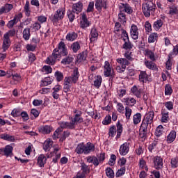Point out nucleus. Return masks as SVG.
I'll return each mask as SVG.
<instances>
[{
  "instance_id": "1",
  "label": "nucleus",
  "mask_w": 178,
  "mask_h": 178,
  "mask_svg": "<svg viewBox=\"0 0 178 178\" xmlns=\"http://www.w3.org/2000/svg\"><path fill=\"white\" fill-rule=\"evenodd\" d=\"M154 111H149L148 113H147L143 120L142 124L140 127V130H144V131L145 130L147 131H148V130H150L152 124L154 122Z\"/></svg>"
},
{
  "instance_id": "2",
  "label": "nucleus",
  "mask_w": 178,
  "mask_h": 178,
  "mask_svg": "<svg viewBox=\"0 0 178 178\" xmlns=\"http://www.w3.org/2000/svg\"><path fill=\"white\" fill-rule=\"evenodd\" d=\"M60 128H58L53 134L54 140L56 138H60V133L63 131V129H70V130H73L75 128V126L73 124V122H61L59 123Z\"/></svg>"
},
{
  "instance_id": "3",
  "label": "nucleus",
  "mask_w": 178,
  "mask_h": 178,
  "mask_svg": "<svg viewBox=\"0 0 178 178\" xmlns=\"http://www.w3.org/2000/svg\"><path fill=\"white\" fill-rule=\"evenodd\" d=\"M155 5H154L153 2L151 1H147V3H143V12L144 15L146 17H149L151 15V12H154L155 10Z\"/></svg>"
},
{
  "instance_id": "4",
  "label": "nucleus",
  "mask_w": 178,
  "mask_h": 178,
  "mask_svg": "<svg viewBox=\"0 0 178 178\" xmlns=\"http://www.w3.org/2000/svg\"><path fill=\"white\" fill-rule=\"evenodd\" d=\"M61 56L62 55L58 51V49L56 48L53 50L51 55L47 58L46 62L50 65H54L56 63L57 58H60Z\"/></svg>"
},
{
  "instance_id": "5",
  "label": "nucleus",
  "mask_w": 178,
  "mask_h": 178,
  "mask_svg": "<svg viewBox=\"0 0 178 178\" xmlns=\"http://www.w3.org/2000/svg\"><path fill=\"white\" fill-rule=\"evenodd\" d=\"M104 75L106 77H110V81H113V78L115 77L114 73L112 72V67L108 61H105L104 63Z\"/></svg>"
},
{
  "instance_id": "6",
  "label": "nucleus",
  "mask_w": 178,
  "mask_h": 178,
  "mask_svg": "<svg viewBox=\"0 0 178 178\" xmlns=\"http://www.w3.org/2000/svg\"><path fill=\"white\" fill-rule=\"evenodd\" d=\"M65 13V10L64 8L58 9L55 13L54 15L51 18L52 22L54 24L57 23L58 22L59 20L63 19L64 17Z\"/></svg>"
},
{
  "instance_id": "7",
  "label": "nucleus",
  "mask_w": 178,
  "mask_h": 178,
  "mask_svg": "<svg viewBox=\"0 0 178 178\" xmlns=\"http://www.w3.org/2000/svg\"><path fill=\"white\" fill-rule=\"evenodd\" d=\"M154 162V168L156 169V170H161L163 169V158L161 156H156L153 159Z\"/></svg>"
},
{
  "instance_id": "8",
  "label": "nucleus",
  "mask_w": 178,
  "mask_h": 178,
  "mask_svg": "<svg viewBox=\"0 0 178 178\" xmlns=\"http://www.w3.org/2000/svg\"><path fill=\"white\" fill-rule=\"evenodd\" d=\"M82 111H79L76 114L74 115V118L71 117L70 120L72 122L74 126L78 123H81L83 122V118H82Z\"/></svg>"
},
{
  "instance_id": "9",
  "label": "nucleus",
  "mask_w": 178,
  "mask_h": 178,
  "mask_svg": "<svg viewBox=\"0 0 178 178\" xmlns=\"http://www.w3.org/2000/svg\"><path fill=\"white\" fill-rule=\"evenodd\" d=\"M22 17H23V14H22V13H19V14L15 15L13 20H10L8 22V23L7 24V27L8 29H13V26H15V24H17V23H19V22H20Z\"/></svg>"
},
{
  "instance_id": "10",
  "label": "nucleus",
  "mask_w": 178,
  "mask_h": 178,
  "mask_svg": "<svg viewBox=\"0 0 178 178\" xmlns=\"http://www.w3.org/2000/svg\"><path fill=\"white\" fill-rule=\"evenodd\" d=\"M57 49H58V52L61 56H67L68 51H67L65 44L63 42L60 41L58 43Z\"/></svg>"
},
{
  "instance_id": "11",
  "label": "nucleus",
  "mask_w": 178,
  "mask_h": 178,
  "mask_svg": "<svg viewBox=\"0 0 178 178\" xmlns=\"http://www.w3.org/2000/svg\"><path fill=\"white\" fill-rule=\"evenodd\" d=\"M129 145H130V143L126 142L120 146V149H119L120 155H122V156L127 155V154L129 151Z\"/></svg>"
},
{
  "instance_id": "12",
  "label": "nucleus",
  "mask_w": 178,
  "mask_h": 178,
  "mask_svg": "<svg viewBox=\"0 0 178 178\" xmlns=\"http://www.w3.org/2000/svg\"><path fill=\"white\" fill-rule=\"evenodd\" d=\"M98 36H99V34L96 28L95 27L92 28L90 33L89 35L90 42L93 43L95 41H97L98 39Z\"/></svg>"
},
{
  "instance_id": "13",
  "label": "nucleus",
  "mask_w": 178,
  "mask_h": 178,
  "mask_svg": "<svg viewBox=\"0 0 178 178\" xmlns=\"http://www.w3.org/2000/svg\"><path fill=\"white\" fill-rule=\"evenodd\" d=\"M130 34H131V37L134 40L138 39L139 33H138V29L136 25L135 24L131 25V29H130Z\"/></svg>"
},
{
  "instance_id": "14",
  "label": "nucleus",
  "mask_w": 178,
  "mask_h": 178,
  "mask_svg": "<svg viewBox=\"0 0 178 178\" xmlns=\"http://www.w3.org/2000/svg\"><path fill=\"white\" fill-rule=\"evenodd\" d=\"M131 92L138 98H140L142 93H143V89L136 85L131 88Z\"/></svg>"
},
{
  "instance_id": "15",
  "label": "nucleus",
  "mask_w": 178,
  "mask_h": 178,
  "mask_svg": "<svg viewBox=\"0 0 178 178\" xmlns=\"http://www.w3.org/2000/svg\"><path fill=\"white\" fill-rule=\"evenodd\" d=\"M38 131L41 134H49L52 131V127L49 125L41 126L38 128Z\"/></svg>"
},
{
  "instance_id": "16",
  "label": "nucleus",
  "mask_w": 178,
  "mask_h": 178,
  "mask_svg": "<svg viewBox=\"0 0 178 178\" xmlns=\"http://www.w3.org/2000/svg\"><path fill=\"white\" fill-rule=\"evenodd\" d=\"M81 21L80 22V27L85 29L90 26V22L87 19V16L85 13L82 15Z\"/></svg>"
},
{
  "instance_id": "17",
  "label": "nucleus",
  "mask_w": 178,
  "mask_h": 178,
  "mask_svg": "<svg viewBox=\"0 0 178 178\" xmlns=\"http://www.w3.org/2000/svg\"><path fill=\"white\" fill-rule=\"evenodd\" d=\"M120 8L121 12H125L129 15H131L133 13L132 8L128 3H120Z\"/></svg>"
},
{
  "instance_id": "18",
  "label": "nucleus",
  "mask_w": 178,
  "mask_h": 178,
  "mask_svg": "<svg viewBox=\"0 0 178 178\" xmlns=\"http://www.w3.org/2000/svg\"><path fill=\"white\" fill-rule=\"evenodd\" d=\"M95 151V146L94 144L88 142L85 145V155H88L90 152H94Z\"/></svg>"
},
{
  "instance_id": "19",
  "label": "nucleus",
  "mask_w": 178,
  "mask_h": 178,
  "mask_svg": "<svg viewBox=\"0 0 178 178\" xmlns=\"http://www.w3.org/2000/svg\"><path fill=\"white\" fill-rule=\"evenodd\" d=\"M83 10V3L81 1H79L76 3H74L72 6V10L76 14L79 15Z\"/></svg>"
},
{
  "instance_id": "20",
  "label": "nucleus",
  "mask_w": 178,
  "mask_h": 178,
  "mask_svg": "<svg viewBox=\"0 0 178 178\" xmlns=\"http://www.w3.org/2000/svg\"><path fill=\"white\" fill-rule=\"evenodd\" d=\"M79 76L80 74H79V69L77 67H75L70 76L73 83H76L77 82V81L79 80Z\"/></svg>"
},
{
  "instance_id": "21",
  "label": "nucleus",
  "mask_w": 178,
  "mask_h": 178,
  "mask_svg": "<svg viewBox=\"0 0 178 178\" xmlns=\"http://www.w3.org/2000/svg\"><path fill=\"white\" fill-rule=\"evenodd\" d=\"M95 8L98 11H102V8H106V1L103 0L95 1Z\"/></svg>"
},
{
  "instance_id": "22",
  "label": "nucleus",
  "mask_w": 178,
  "mask_h": 178,
  "mask_svg": "<svg viewBox=\"0 0 178 178\" xmlns=\"http://www.w3.org/2000/svg\"><path fill=\"white\" fill-rule=\"evenodd\" d=\"M177 137V132L174 130L171 131L170 133L168 135L166 141L168 144H172Z\"/></svg>"
},
{
  "instance_id": "23",
  "label": "nucleus",
  "mask_w": 178,
  "mask_h": 178,
  "mask_svg": "<svg viewBox=\"0 0 178 178\" xmlns=\"http://www.w3.org/2000/svg\"><path fill=\"white\" fill-rule=\"evenodd\" d=\"M3 38V50L5 52L10 47V39L8 38V35H4Z\"/></svg>"
},
{
  "instance_id": "24",
  "label": "nucleus",
  "mask_w": 178,
  "mask_h": 178,
  "mask_svg": "<svg viewBox=\"0 0 178 178\" xmlns=\"http://www.w3.org/2000/svg\"><path fill=\"white\" fill-rule=\"evenodd\" d=\"M87 162L88 163H93L95 168H97L99 165L98 159L95 156H88L87 157Z\"/></svg>"
},
{
  "instance_id": "25",
  "label": "nucleus",
  "mask_w": 178,
  "mask_h": 178,
  "mask_svg": "<svg viewBox=\"0 0 178 178\" xmlns=\"http://www.w3.org/2000/svg\"><path fill=\"white\" fill-rule=\"evenodd\" d=\"M53 141L51 139H47L43 144V149L45 152L51 151L52 147Z\"/></svg>"
},
{
  "instance_id": "26",
  "label": "nucleus",
  "mask_w": 178,
  "mask_h": 178,
  "mask_svg": "<svg viewBox=\"0 0 178 178\" xmlns=\"http://www.w3.org/2000/svg\"><path fill=\"white\" fill-rule=\"evenodd\" d=\"M85 151H86V145H84V143H81L78 144L75 152L78 154L79 155H81V154H85Z\"/></svg>"
},
{
  "instance_id": "27",
  "label": "nucleus",
  "mask_w": 178,
  "mask_h": 178,
  "mask_svg": "<svg viewBox=\"0 0 178 178\" xmlns=\"http://www.w3.org/2000/svg\"><path fill=\"white\" fill-rule=\"evenodd\" d=\"M38 163L40 168H44V165L47 163V156L44 154H40L38 158Z\"/></svg>"
},
{
  "instance_id": "28",
  "label": "nucleus",
  "mask_w": 178,
  "mask_h": 178,
  "mask_svg": "<svg viewBox=\"0 0 178 178\" xmlns=\"http://www.w3.org/2000/svg\"><path fill=\"white\" fill-rule=\"evenodd\" d=\"M54 79L52 77H45L43 80L40 81V86L44 87L49 85H51V83L53 82Z\"/></svg>"
},
{
  "instance_id": "29",
  "label": "nucleus",
  "mask_w": 178,
  "mask_h": 178,
  "mask_svg": "<svg viewBox=\"0 0 178 178\" xmlns=\"http://www.w3.org/2000/svg\"><path fill=\"white\" fill-rule=\"evenodd\" d=\"M159 39V35L157 33H152L149 35L148 38V43H154V42H157Z\"/></svg>"
},
{
  "instance_id": "30",
  "label": "nucleus",
  "mask_w": 178,
  "mask_h": 178,
  "mask_svg": "<svg viewBox=\"0 0 178 178\" xmlns=\"http://www.w3.org/2000/svg\"><path fill=\"white\" fill-rule=\"evenodd\" d=\"M124 102L129 106H134L136 104V100L133 97H127L123 99Z\"/></svg>"
},
{
  "instance_id": "31",
  "label": "nucleus",
  "mask_w": 178,
  "mask_h": 178,
  "mask_svg": "<svg viewBox=\"0 0 178 178\" xmlns=\"http://www.w3.org/2000/svg\"><path fill=\"white\" fill-rule=\"evenodd\" d=\"M70 49L74 53H77L81 49V45L79 42L76 41L73 42L70 46Z\"/></svg>"
},
{
  "instance_id": "32",
  "label": "nucleus",
  "mask_w": 178,
  "mask_h": 178,
  "mask_svg": "<svg viewBox=\"0 0 178 178\" xmlns=\"http://www.w3.org/2000/svg\"><path fill=\"white\" fill-rule=\"evenodd\" d=\"M145 65L149 70H155V71H156L158 70L156 65L154 63H153L152 60V61H149V60L145 61Z\"/></svg>"
},
{
  "instance_id": "33",
  "label": "nucleus",
  "mask_w": 178,
  "mask_h": 178,
  "mask_svg": "<svg viewBox=\"0 0 178 178\" xmlns=\"http://www.w3.org/2000/svg\"><path fill=\"white\" fill-rule=\"evenodd\" d=\"M161 115H162L161 121L163 122H168L170 120L169 112L167 110L163 109L161 111Z\"/></svg>"
},
{
  "instance_id": "34",
  "label": "nucleus",
  "mask_w": 178,
  "mask_h": 178,
  "mask_svg": "<svg viewBox=\"0 0 178 178\" xmlns=\"http://www.w3.org/2000/svg\"><path fill=\"white\" fill-rule=\"evenodd\" d=\"M78 38V34L75 32H70L66 35V40L68 41H74Z\"/></svg>"
},
{
  "instance_id": "35",
  "label": "nucleus",
  "mask_w": 178,
  "mask_h": 178,
  "mask_svg": "<svg viewBox=\"0 0 178 178\" xmlns=\"http://www.w3.org/2000/svg\"><path fill=\"white\" fill-rule=\"evenodd\" d=\"M13 151V147L10 145H7L5 147L3 153L6 156H12L13 154L12 152Z\"/></svg>"
},
{
  "instance_id": "36",
  "label": "nucleus",
  "mask_w": 178,
  "mask_h": 178,
  "mask_svg": "<svg viewBox=\"0 0 178 178\" xmlns=\"http://www.w3.org/2000/svg\"><path fill=\"white\" fill-rule=\"evenodd\" d=\"M139 81L141 83H145L148 81V75L145 71H141L139 74Z\"/></svg>"
},
{
  "instance_id": "37",
  "label": "nucleus",
  "mask_w": 178,
  "mask_h": 178,
  "mask_svg": "<svg viewBox=\"0 0 178 178\" xmlns=\"http://www.w3.org/2000/svg\"><path fill=\"white\" fill-rule=\"evenodd\" d=\"M81 170H82V174L86 176V175H88L90 172V167L86 165L85 163H82L81 165Z\"/></svg>"
},
{
  "instance_id": "38",
  "label": "nucleus",
  "mask_w": 178,
  "mask_h": 178,
  "mask_svg": "<svg viewBox=\"0 0 178 178\" xmlns=\"http://www.w3.org/2000/svg\"><path fill=\"white\" fill-rule=\"evenodd\" d=\"M102 77L100 75H97V76H95L93 86L96 88H99V87L102 85Z\"/></svg>"
},
{
  "instance_id": "39",
  "label": "nucleus",
  "mask_w": 178,
  "mask_h": 178,
  "mask_svg": "<svg viewBox=\"0 0 178 178\" xmlns=\"http://www.w3.org/2000/svg\"><path fill=\"white\" fill-rule=\"evenodd\" d=\"M24 10L26 16L30 17L31 15V10H30V2L29 1H26L24 7Z\"/></svg>"
},
{
  "instance_id": "40",
  "label": "nucleus",
  "mask_w": 178,
  "mask_h": 178,
  "mask_svg": "<svg viewBox=\"0 0 178 178\" xmlns=\"http://www.w3.org/2000/svg\"><path fill=\"white\" fill-rule=\"evenodd\" d=\"M145 55L146 56L149 57V59H150L152 61H154V60H156V59H155L154 53L152 51H151V50H149V49H145Z\"/></svg>"
},
{
  "instance_id": "41",
  "label": "nucleus",
  "mask_w": 178,
  "mask_h": 178,
  "mask_svg": "<svg viewBox=\"0 0 178 178\" xmlns=\"http://www.w3.org/2000/svg\"><path fill=\"white\" fill-rule=\"evenodd\" d=\"M117 62L121 65V66L124 68H126L127 65H129L130 63L127 60L126 58H118Z\"/></svg>"
},
{
  "instance_id": "42",
  "label": "nucleus",
  "mask_w": 178,
  "mask_h": 178,
  "mask_svg": "<svg viewBox=\"0 0 178 178\" xmlns=\"http://www.w3.org/2000/svg\"><path fill=\"white\" fill-rule=\"evenodd\" d=\"M0 138H1L2 140H6L7 141H15V136H12L7 134L1 135Z\"/></svg>"
},
{
  "instance_id": "43",
  "label": "nucleus",
  "mask_w": 178,
  "mask_h": 178,
  "mask_svg": "<svg viewBox=\"0 0 178 178\" xmlns=\"http://www.w3.org/2000/svg\"><path fill=\"white\" fill-rule=\"evenodd\" d=\"M30 36H31V34L30 33V28H26L23 31V38L25 40H29Z\"/></svg>"
},
{
  "instance_id": "44",
  "label": "nucleus",
  "mask_w": 178,
  "mask_h": 178,
  "mask_svg": "<svg viewBox=\"0 0 178 178\" xmlns=\"http://www.w3.org/2000/svg\"><path fill=\"white\" fill-rule=\"evenodd\" d=\"M126 168L125 166L121 167L115 173V177H121V176H124L125 175Z\"/></svg>"
},
{
  "instance_id": "45",
  "label": "nucleus",
  "mask_w": 178,
  "mask_h": 178,
  "mask_svg": "<svg viewBox=\"0 0 178 178\" xmlns=\"http://www.w3.org/2000/svg\"><path fill=\"white\" fill-rule=\"evenodd\" d=\"M142 115L140 113H137L134 115L133 121L134 124H138L141 121Z\"/></svg>"
},
{
  "instance_id": "46",
  "label": "nucleus",
  "mask_w": 178,
  "mask_h": 178,
  "mask_svg": "<svg viewBox=\"0 0 178 178\" xmlns=\"http://www.w3.org/2000/svg\"><path fill=\"white\" fill-rule=\"evenodd\" d=\"M163 24V21L161 19H159L154 23L153 27L156 31H159L162 27Z\"/></svg>"
},
{
  "instance_id": "47",
  "label": "nucleus",
  "mask_w": 178,
  "mask_h": 178,
  "mask_svg": "<svg viewBox=\"0 0 178 178\" xmlns=\"http://www.w3.org/2000/svg\"><path fill=\"white\" fill-rule=\"evenodd\" d=\"M1 8L3 9V12L4 13H8L10 12V10H12V9H13V5L6 3L4 6L1 7Z\"/></svg>"
},
{
  "instance_id": "48",
  "label": "nucleus",
  "mask_w": 178,
  "mask_h": 178,
  "mask_svg": "<svg viewBox=\"0 0 178 178\" xmlns=\"http://www.w3.org/2000/svg\"><path fill=\"white\" fill-rule=\"evenodd\" d=\"M118 21L122 24H124V23L127 22V18H126V15L123 13H119L118 15Z\"/></svg>"
},
{
  "instance_id": "49",
  "label": "nucleus",
  "mask_w": 178,
  "mask_h": 178,
  "mask_svg": "<svg viewBox=\"0 0 178 178\" xmlns=\"http://www.w3.org/2000/svg\"><path fill=\"white\" fill-rule=\"evenodd\" d=\"M164 128L162 125H159L157 127L156 131H155V135L156 137H161L163 133Z\"/></svg>"
},
{
  "instance_id": "50",
  "label": "nucleus",
  "mask_w": 178,
  "mask_h": 178,
  "mask_svg": "<svg viewBox=\"0 0 178 178\" xmlns=\"http://www.w3.org/2000/svg\"><path fill=\"white\" fill-rule=\"evenodd\" d=\"M124 42V44L122 45L123 49L126 50H131L133 48L134 45L131 43L129 40Z\"/></svg>"
},
{
  "instance_id": "51",
  "label": "nucleus",
  "mask_w": 178,
  "mask_h": 178,
  "mask_svg": "<svg viewBox=\"0 0 178 178\" xmlns=\"http://www.w3.org/2000/svg\"><path fill=\"white\" fill-rule=\"evenodd\" d=\"M106 175L108 178H113L115 176L114 171L110 167L106 169Z\"/></svg>"
},
{
  "instance_id": "52",
  "label": "nucleus",
  "mask_w": 178,
  "mask_h": 178,
  "mask_svg": "<svg viewBox=\"0 0 178 178\" xmlns=\"http://www.w3.org/2000/svg\"><path fill=\"white\" fill-rule=\"evenodd\" d=\"M163 104L168 111H172L174 108V102L172 101L166 102Z\"/></svg>"
},
{
  "instance_id": "53",
  "label": "nucleus",
  "mask_w": 178,
  "mask_h": 178,
  "mask_svg": "<svg viewBox=\"0 0 178 178\" xmlns=\"http://www.w3.org/2000/svg\"><path fill=\"white\" fill-rule=\"evenodd\" d=\"M173 92V90L170 84H167L165 88V95H171Z\"/></svg>"
},
{
  "instance_id": "54",
  "label": "nucleus",
  "mask_w": 178,
  "mask_h": 178,
  "mask_svg": "<svg viewBox=\"0 0 178 178\" xmlns=\"http://www.w3.org/2000/svg\"><path fill=\"white\" fill-rule=\"evenodd\" d=\"M54 76L58 82H60L63 79V74L60 71H56L54 74Z\"/></svg>"
},
{
  "instance_id": "55",
  "label": "nucleus",
  "mask_w": 178,
  "mask_h": 178,
  "mask_svg": "<svg viewBox=\"0 0 178 178\" xmlns=\"http://www.w3.org/2000/svg\"><path fill=\"white\" fill-rule=\"evenodd\" d=\"M73 61V58L67 56L61 60V63L63 65H70Z\"/></svg>"
},
{
  "instance_id": "56",
  "label": "nucleus",
  "mask_w": 178,
  "mask_h": 178,
  "mask_svg": "<svg viewBox=\"0 0 178 178\" xmlns=\"http://www.w3.org/2000/svg\"><path fill=\"white\" fill-rule=\"evenodd\" d=\"M74 13H76L73 12V10L67 11V16H68L70 22H72L75 19Z\"/></svg>"
},
{
  "instance_id": "57",
  "label": "nucleus",
  "mask_w": 178,
  "mask_h": 178,
  "mask_svg": "<svg viewBox=\"0 0 178 178\" xmlns=\"http://www.w3.org/2000/svg\"><path fill=\"white\" fill-rule=\"evenodd\" d=\"M97 158L99 161V163H103L104 161L106 159V154L104 152H102L97 156Z\"/></svg>"
},
{
  "instance_id": "58",
  "label": "nucleus",
  "mask_w": 178,
  "mask_h": 178,
  "mask_svg": "<svg viewBox=\"0 0 178 178\" xmlns=\"http://www.w3.org/2000/svg\"><path fill=\"white\" fill-rule=\"evenodd\" d=\"M108 134L110 137H112V138H113L115 136L116 127L115 125H113L112 127H110Z\"/></svg>"
},
{
  "instance_id": "59",
  "label": "nucleus",
  "mask_w": 178,
  "mask_h": 178,
  "mask_svg": "<svg viewBox=\"0 0 178 178\" xmlns=\"http://www.w3.org/2000/svg\"><path fill=\"white\" fill-rule=\"evenodd\" d=\"M88 56V54L86 51H83L82 53L79 54L77 56V59L80 61L85 60Z\"/></svg>"
},
{
  "instance_id": "60",
  "label": "nucleus",
  "mask_w": 178,
  "mask_h": 178,
  "mask_svg": "<svg viewBox=\"0 0 178 178\" xmlns=\"http://www.w3.org/2000/svg\"><path fill=\"white\" fill-rule=\"evenodd\" d=\"M171 167L173 168H178V157H174L171 159Z\"/></svg>"
},
{
  "instance_id": "61",
  "label": "nucleus",
  "mask_w": 178,
  "mask_h": 178,
  "mask_svg": "<svg viewBox=\"0 0 178 178\" xmlns=\"http://www.w3.org/2000/svg\"><path fill=\"white\" fill-rule=\"evenodd\" d=\"M178 54V44L174 47L172 52H170L168 55V58H172V56Z\"/></svg>"
},
{
  "instance_id": "62",
  "label": "nucleus",
  "mask_w": 178,
  "mask_h": 178,
  "mask_svg": "<svg viewBox=\"0 0 178 178\" xmlns=\"http://www.w3.org/2000/svg\"><path fill=\"white\" fill-rule=\"evenodd\" d=\"M121 38H122L123 41L129 40L128 33L124 29H122Z\"/></svg>"
},
{
  "instance_id": "63",
  "label": "nucleus",
  "mask_w": 178,
  "mask_h": 178,
  "mask_svg": "<svg viewBox=\"0 0 178 178\" xmlns=\"http://www.w3.org/2000/svg\"><path fill=\"white\" fill-rule=\"evenodd\" d=\"M169 9H170L169 10L170 15H174L178 13V9L175 6H170Z\"/></svg>"
},
{
  "instance_id": "64",
  "label": "nucleus",
  "mask_w": 178,
  "mask_h": 178,
  "mask_svg": "<svg viewBox=\"0 0 178 178\" xmlns=\"http://www.w3.org/2000/svg\"><path fill=\"white\" fill-rule=\"evenodd\" d=\"M94 6H95L94 1L90 2L88 6V8L86 10V13H92L94 11Z\"/></svg>"
}]
</instances>
